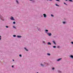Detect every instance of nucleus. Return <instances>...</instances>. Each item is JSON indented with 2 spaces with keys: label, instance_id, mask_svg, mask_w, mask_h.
Instances as JSON below:
<instances>
[{
  "label": "nucleus",
  "instance_id": "393cba45",
  "mask_svg": "<svg viewBox=\"0 0 73 73\" xmlns=\"http://www.w3.org/2000/svg\"><path fill=\"white\" fill-rule=\"evenodd\" d=\"M54 68H52V70H54Z\"/></svg>",
  "mask_w": 73,
  "mask_h": 73
},
{
  "label": "nucleus",
  "instance_id": "58836bf2",
  "mask_svg": "<svg viewBox=\"0 0 73 73\" xmlns=\"http://www.w3.org/2000/svg\"><path fill=\"white\" fill-rule=\"evenodd\" d=\"M36 73H38V72H37Z\"/></svg>",
  "mask_w": 73,
  "mask_h": 73
},
{
  "label": "nucleus",
  "instance_id": "f704fd0d",
  "mask_svg": "<svg viewBox=\"0 0 73 73\" xmlns=\"http://www.w3.org/2000/svg\"><path fill=\"white\" fill-rule=\"evenodd\" d=\"M13 61H15V60H13Z\"/></svg>",
  "mask_w": 73,
  "mask_h": 73
},
{
  "label": "nucleus",
  "instance_id": "0eeeda50",
  "mask_svg": "<svg viewBox=\"0 0 73 73\" xmlns=\"http://www.w3.org/2000/svg\"><path fill=\"white\" fill-rule=\"evenodd\" d=\"M22 36H21L18 35L17 36V37L18 38H21Z\"/></svg>",
  "mask_w": 73,
  "mask_h": 73
},
{
  "label": "nucleus",
  "instance_id": "e433bc0d",
  "mask_svg": "<svg viewBox=\"0 0 73 73\" xmlns=\"http://www.w3.org/2000/svg\"><path fill=\"white\" fill-rule=\"evenodd\" d=\"M50 1H52V0H49Z\"/></svg>",
  "mask_w": 73,
  "mask_h": 73
},
{
  "label": "nucleus",
  "instance_id": "473e14b6",
  "mask_svg": "<svg viewBox=\"0 0 73 73\" xmlns=\"http://www.w3.org/2000/svg\"><path fill=\"white\" fill-rule=\"evenodd\" d=\"M71 43H72V44H73V42H71Z\"/></svg>",
  "mask_w": 73,
  "mask_h": 73
},
{
  "label": "nucleus",
  "instance_id": "7ed1b4c3",
  "mask_svg": "<svg viewBox=\"0 0 73 73\" xmlns=\"http://www.w3.org/2000/svg\"><path fill=\"white\" fill-rule=\"evenodd\" d=\"M61 59H62V58L58 59V60H57L56 61H61Z\"/></svg>",
  "mask_w": 73,
  "mask_h": 73
},
{
  "label": "nucleus",
  "instance_id": "f3484780",
  "mask_svg": "<svg viewBox=\"0 0 73 73\" xmlns=\"http://www.w3.org/2000/svg\"><path fill=\"white\" fill-rule=\"evenodd\" d=\"M53 47L54 48H56V46H53Z\"/></svg>",
  "mask_w": 73,
  "mask_h": 73
},
{
  "label": "nucleus",
  "instance_id": "4be33fe9",
  "mask_svg": "<svg viewBox=\"0 0 73 73\" xmlns=\"http://www.w3.org/2000/svg\"><path fill=\"white\" fill-rule=\"evenodd\" d=\"M13 24H16V22H13Z\"/></svg>",
  "mask_w": 73,
  "mask_h": 73
},
{
  "label": "nucleus",
  "instance_id": "c85d7f7f",
  "mask_svg": "<svg viewBox=\"0 0 73 73\" xmlns=\"http://www.w3.org/2000/svg\"><path fill=\"white\" fill-rule=\"evenodd\" d=\"M13 37H16V35H13Z\"/></svg>",
  "mask_w": 73,
  "mask_h": 73
},
{
  "label": "nucleus",
  "instance_id": "f8f14e48",
  "mask_svg": "<svg viewBox=\"0 0 73 73\" xmlns=\"http://www.w3.org/2000/svg\"><path fill=\"white\" fill-rule=\"evenodd\" d=\"M16 2L17 4H19V1L17 0H16Z\"/></svg>",
  "mask_w": 73,
  "mask_h": 73
},
{
  "label": "nucleus",
  "instance_id": "72a5a7b5",
  "mask_svg": "<svg viewBox=\"0 0 73 73\" xmlns=\"http://www.w3.org/2000/svg\"><path fill=\"white\" fill-rule=\"evenodd\" d=\"M12 67L13 68V66H12Z\"/></svg>",
  "mask_w": 73,
  "mask_h": 73
},
{
  "label": "nucleus",
  "instance_id": "bb28decb",
  "mask_svg": "<svg viewBox=\"0 0 73 73\" xmlns=\"http://www.w3.org/2000/svg\"><path fill=\"white\" fill-rule=\"evenodd\" d=\"M63 24H65V22H63Z\"/></svg>",
  "mask_w": 73,
  "mask_h": 73
},
{
  "label": "nucleus",
  "instance_id": "5701e85b",
  "mask_svg": "<svg viewBox=\"0 0 73 73\" xmlns=\"http://www.w3.org/2000/svg\"><path fill=\"white\" fill-rule=\"evenodd\" d=\"M13 27L15 29H16V27H15V26H13Z\"/></svg>",
  "mask_w": 73,
  "mask_h": 73
},
{
  "label": "nucleus",
  "instance_id": "ddd939ff",
  "mask_svg": "<svg viewBox=\"0 0 73 73\" xmlns=\"http://www.w3.org/2000/svg\"><path fill=\"white\" fill-rule=\"evenodd\" d=\"M24 49H25V50H26V51H28V50L26 48H25Z\"/></svg>",
  "mask_w": 73,
  "mask_h": 73
},
{
  "label": "nucleus",
  "instance_id": "2eb2a0df",
  "mask_svg": "<svg viewBox=\"0 0 73 73\" xmlns=\"http://www.w3.org/2000/svg\"><path fill=\"white\" fill-rule=\"evenodd\" d=\"M47 55H48V56H50V53H48L47 54Z\"/></svg>",
  "mask_w": 73,
  "mask_h": 73
},
{
  "label": "nucleus",
  "instance_id": "b1692460",
  "mask_svg": "<svg viewBox=\"0 0 73 73\" xmlns=\"http://www.w3.org/2000/svg\"><path fill=\"white\" fill-rule=\"evenodd\" d=\"M57 48H60V46H57Z\"/></svg>",
  "mask_w": 73,
  "mask_h": 73
},
{
  "label": "nucleus",
  "instance_id": "a878e982",
  "mask_svg": "<svg viewBox=\"0 0 73 73\" xmlns=\"http://www.w3.org/2000/svg\"><path fill=\"white\" fill-rule=\"evenodd\" d=\"M69 1H70L71 2H72L73 1L72 0H70Z\"/></svg>",
  "mask_w": 73,
  "mask_h": 73
},
{
  "label": "nucleus",
  "instance_id": "39448f33",
  "mask_svg": "<svg viewBox=\"0 0 73 73\" xmlns=\"http://www.w3.org/2000/svg\"><path fill=\"white\" fill-rule=\"evenodd\" d=\"M48 30H45V32L47 34H48Z\"/></svg>",
  "mask_w": 73,
  "mask_h": 73
},
{
  "label": "nucleus",
  "instance_id": "9d476101",
  "mask_svg": "<svg viewBox=\"0 0 73 73\" xmlns=\"http://www.w3.org/2000/svg\"><path fill=\"white\" fill-rule=\"evenodd\" d=\"M52 42L53 43V44H55V45L56 44V42H55V41H52Z\"/></svg>",
  "mask_w": 73,
  "mask_h": 73
},
{
  "label": "nucleus",
  "instance_id": "a211bd4d",
  "mask_svg": "<svg viewBox=\"0 0 73 73\" xmlns=\"http://www.w3.org/2000/svg\"><path fill=\"white\" fill-rule=\"evenodd\" d=\"M55 5L56 6H58V7H59V5H57V4H56Z\"/></svg>",
  "mask_w": 73,
  "mask_h": 73
},
{
  "label": "nucleus",
  "instance_id": "6ab92c4d",
  "mask_svg": "<svg viewBox=\"0 0 73 73\" xmlns=\"http://www.w3.org/2000/svg\"><path fill=\"white\" fill-rule=\"evenodd\" d=\"M51 16H52V17H54V16L52 14H51Z\"/></svg>",
  "mask_w": 73,
  "mask_h": 73
},
{
  "label": "nucleus",
  "instance_id": "f03ea898",
  "mask_svg": "<svg viewBox=\"0 0 73 73\" xmlns=\"http://www.w3.org/2000/svg\"><path fill=\"white\" fill-rule=\"evenodd\" d=\"M10 19L11 20H15L14 18L13 17H11Z\"/></svg>",
  "mask_w": 73,
  "mask_h": 73
},
{
  "label": "nucleus",
  "instance_id": "423d86ee",
  "mask_svg": "<svg viewBox=\"0 0 73 73\" xmlns=\"http://www.w3.org/2000/svg\"><path fill=\"white\" fill-rule=\"evenodd\" d=\"M70 58H71L72 59H73V56L72 55H71L70 56Z\"/></svg>",
  "mask_w": 73,
  "mask_h": 73
},
{
  "label": "nucleus",
  "instance_id": "c9c22d12",
  "mask_svg": "<svg viewBox=\"0 0 73 73\" xmlns=\"http://www.w3.org/2000/svg\"><path fill=\"white\" fill-rule=\"evenodd\" d=\"M30 1H33V0H29Z\"/></svg>",
  "mask_w": 73,
  "mask_h": 73
},
{
  "label": "nucleus",
  "instance_id": "cd10ccee",
  "mask_svg": "<svg viewBox=\"0 0 73 73\" xmlns=\"http://www.w3.org/2000/svg\"><path fill=\"white\" fill-rule=\"evenodd\" d=\"M5 27H6V28H8V27L7 26H6Z\"/></svg>",
  "mask_w": 73,
  "mask_h": 73
},
{
  "label": "nucleus",
  "instance_id": "aec40b11",
  "mask_svg": "<svg viewBox=\"0 0 73 73\" xmlns=\"http://www.w3.org/2000/svg\"><path fill=\"white\" fill-rule=\"evenodd\" d=\"M1 40V36L0 35V40Z\"/></svg>",
  "mask_w": 73,
  "mask_h": 73
},
{
  "label": "nucleus",
  "instance_id": "4c0bfd02",
  "mask_svg": "<svg viewBox=\"0 0 73 73\" xmlns=\"http://www.w3.org/2000/svg\"><path fill=\"white\" fill-rule=\"evenodd\" d=\"M65 0V1H68V0Z\"/></svg>",
  "mask_w": 73,
  "mask_h": 73
},
{
  "label": "nucleus",
  "instance_id": "20e7f679",
  "mask_svg": "<svg viewBox=\"0 0 73 73\" xmlns=\"http://www.w3.org/2000/svg\"><path fill=\"white\" fill-rule=\"evenodd\" d=\"M47 35H48V36H51V35H52V34H51V33H47Z\"/></svg>",
  "mask_w": 73,
  "mask_h": 73
},
{
  "label": "nucleus",
  "instance_id": "1a4fd4ad",
  "mask_svg": "<svg viewBox=\"0 0 73 73\" xmlns=\"http://www.w3.org/2000/svg\"><path fill=\"white\" fill-rule=\"evenodd\" d=\"M37 28L38 31H41V29H40V28H38V27Z\"/></svg>",
  "mask_w": 73,
  "mask_h": 73
},
{
  "label": "nucleus",
  "instance_id": "6e6552de",
  "mask_svg": "<svg viewBox=\"0 0 73 73\" xmlns=\"http://www.w3.org/2000/svg\"><path fill=\"white\" fill-rule=\"evenodd\" d=\"M47 44L48 45H52V44L50 42H48L47 43Z\"/></svg>",
  "mask_w": 73,
  "mask_h": 73
},
{
  "label": "nucleus",
  "instance_id": "f257e3e1",
  "mask_svg": "<svg viewBox=\"0 0 73 73\" xmlns=\"http://www.w3.org/2000/svg\"><path fill=\"white\" fill-rule=\"evenodd\" d=\"M0 19L1 20H2V21H4V17L0 15Z\"/></svg>",
  "mask_w": 73,
  "mask_h": 73
},
{
  "label": "nucleus",
  "instance_id": "9b49d317",
  "mask_svg": "<svg viewBox=\"0 0 73 73\" xmlns=\"http://www.w3.org/2000/svg\"><path fill=\"white\" fill-rule=\"evenodd\" d=\"M43 15L44 16V17H46V14H44Z\"/></svg>",
  "mask_w": 73,
  "mask_h": 73
},
{
  "label": "nucleus",
  "instance_id": "dca6fc26",
  "mask_svg": "<svg viewBox=\"0 0 73 73\" xmlns=\"http://www.w3.org/2000/svg\"><path fill=\"white\" fill-rule=\"evenodd\" d=\"M43 43L44 44H46V43H45V42L44 41H43Z\"/></svg>",
  "mask_w": 73,
  "mask_h": 73
},
{
  "label": "nucleus",
  "instance_id": "7c9ffc66",
  "mask_svg": "<svg viewBox=\"0 0 73 73\" xmlns=\"http://www.w3.org/2000/svg\"><path fill=\"white\" fill-rule=\"evenodd\" d=\"M56 1H60L59 0H56Z\"/></svg>",
  "mask_w": 73,
  "mask_h": 73
},
{
  "label": "nucleus",
  "instance_id": "4468645a",
  "mask_svg": "<svg viewBox=\"0 0 73 73\" xmlns=\"http://www.w3.org/2000/svg\"><path fill=\"white\" fill-rule=\"evenodd\" d=\"M58 73H61V71H60L59 70H58Z\"/></svg>",
  "mask_w": 73,
  "mask_h": 73
},
{
  "label": "nucleus",
  "instance_id": "412c9836",
  "mask_svg": "<svg viewBox=\"0 0 73 73\" xmlns=\"http://www.w3.org/2000/svg\"><path fill=\"white\" fill-rule=\"evenodd\" d=\"M40 65L41 66H44V65L42 64H41Z\"/></svg>",
  "mask_w": 73,
  "mask_h": 73
},
{
  "label": "nucleus",
  "instance_id": "2f4dec72",
  "mask_svg": "<svg viewBox=\"0 0 73 73\" xmlns=\"http://www.w3.org/2000/svg\"><path fill=\"white\" fill-rule=\"evenodd\" d=\"M64 4H65L66 5V4L65 3H64Z\"/></svg>",
  "mask_w": 73,
  "mask_h": 73
},
{
  "label": "nucleus",
  "instance_id": "c756f323",
  "mask_svg": "<svg viewBox=\"0 0 73 73\" xmlns=\"http://www.w3.org/2000/svg\"><path fill=\"white\" fill-rule=\"evenodd\" d=\"M19 56H20V57H22V56L21 55V54H20Z\"/></svg>",
  "mask_w": 73,
  "mask_h": 73
}]
</instances>
